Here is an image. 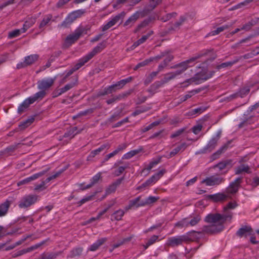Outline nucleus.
I'll return each mask as SVG.
<instances>
[{
	"label": "nucleus",
	"mask_w": 259,
	"mask_h": 259,
	"mask_svg": "<svg viewBox=\"0 0 259 259\" xmlns=\"http://www.w3.org/2000/svg\"><path fill=\"white\" fill-rule=\"evenodd\" d=\"M38 196L36 195H27L23 197L18 202V206L20 208H26L34 204L37 200Z\"/></svg>",
	"instance_id": "20e7f679"
},
{
	"label": "nucleus",
	"mask_w": 259,
	"mask_h": 259,
	"mask_svg": "<svg viewBox=\"0 0 259 259\" xmlns=\"http://www.w3.org/2000/svg\"><path fill=\"white\" fill-rule=\"evenodd\" d=\"M250 92V88L248 87H245L240 89L238 92L239 97L244 98L247 96Z\"/></svg>",
	"instance_id": "6e6d98bb"
},
{
	"label": "nucleus",
	"mask_w": 259,
	"mask_h": 259,
	"mask_svg": "<svg viewBox=\"0 0 259 259\" xmlns=\"http://www.w3.org/2000/svg\"><path fill=\"white\" fill-rule=\"evenodd\" d=\"M177 15V14L176 12H172L165 14L164 16L161 17L160 19L163 22H166L172 18L175 17Z\"/></svg>",
	"instance_id": "774afa93"
},
{
	"label": "nucleus",
	"mask_w": 259,
	"mask_h": 259,
	"mask_svg": "<svg viewBox=\"0 0 259 259\" xmlns=\"http://www.w3.org/2000/svg\"><path fill=\"white\" fill-rule=\"evenodd\" d=\"M214 72H215L214 71H209L208 72H206V73L201 72V73H197L195 76L191 77V78L187 79L184 82V83H185L187 82L190 83V82H196V81H199L200 80H202L203 81H205V80H207L208 79L211 78L213 75Z\"/></svg>",
	"instance_id": "423d86ee"
},
{
	"label": "nucleus",
	"mask_w": 259,
	"mask_h": 259,
	"mask_svg": "<svg viewBox=\"0 0 259 259\" xmlns=\"http://www.w3.org/2000/svg\"><path fill=\"white\" fill-rule=\"evenodd\" d=\"M85 13L84 9L77 10L70 13L60 24L61 27H67L77 18L81 17Z\"/></svg>",
	"instance_id": "7ed1b4c3"
},
{
	"label": "nucleus",
	"mask_w": 259,
	"mask_h": 259,
	"mask_svg": "<svg viewBox=\"0 0 259 259\" xmlns=\"http://www.w3.org/2000/svg\"><path fill=\"white\" fill-rule=\"evenodd\" d=\"M164 84H165V83L164 82L163 79H162L161 81H157L151 85L150 89H148V91L149 92H151V90H157Z\"/></svg>",
	"instance_id": "052dcab7"
},
{
	"label": "nucleus",
	"mask_w": 259,
	"mask_h": 259,
	"mask_svg": "<svg viewBox=\"0 0 259 259\" xmlns=\"http://www.w3.org/2000/svg\"><path fill=\"white\" fill-rule=\"evenodd\" d=\"M125 12L124 11H122L120 13L114 16L107 23L102 27V31H105L110 28L111 27L115 25L120 19H122L125 17Z\"/></svg>",
	"instance_id": "6e6552de"
},
{
	"label": "nucleus",
	"mask_w": 259,
	"mask_h": 259,
	"mask_svg": "<svg viewBox=\"0 0 259 259\" xmlns=\"http://www.w3.org/2000/svg\"><path fill=\"white\" fill-rule=\"evenodd\" d=\"M224 225L222 224H211L204 226L202 229V234H214L221 232L224 229Z\"/></svg>",
	"instance_id": "39448f33"
},
{
	"label": "nucleus",
	"mask_w": 259,
	"mask_h": 259,
	"mask_svg": "<svg viewBox=\"0 0 259 259\" xmlns=\"http://www.w3.org/2000/svg\"><path fill=\"white\" fill-rule=\"evenodd\" d=\"M33 104L30 99L29 98L25 99L18 107V113L22 114L27 108H28L30 104Z\"/></svg>",
	"instance_id": "7c9ffc66"
},
{
	"label": "nucleus",
	"mask_w": 259,
	"mask_h": 259,
	"mask_svg": "<svg viewBox=\"0 0 259 259\" xmlns=\"http://www.w3.org/2000/svg\"><path fill=\"white\" fill-rule=\"evenodd\" d=\"M90 29L91 26L89 25H86L85 27L80 26L75 30L79 34V36L80 37L83 34H87L88 33V31H90Z\"/></svg>",
	"instance_id": "603ef678"
},
{
	"label": "nucleus",
	"mask_w": 259,
	"mask_h": 259,
	"mask_svg": "<svg viewBox=\"0 0 259 259\" xmlns=\"http://www.w3.org/2000/svg\"><path fill=\"white\" fill-rule=\"evenodd\" d=\"M186 17L184 16H181L178 21L172 24L168 28L169 32L174 31H176L180 29L181 26L186 21Z\"/></svg>",
	"instance_id": "5701e85b"
},
{
	"label": "nucleus",
	"mask_w": 259,
	"mask_h": 259,
	"mask_svg": "<svg viewBox=\"0 0 259 259\" xmlns=\"http://www.w3.org/2000/svg\"><path fill=\"white\" fill-rule=\"evenodd\" d=\"M39 56L37 54H33L25 57L24 60L27 66L34 63L38 59Z\"/></svg>",
	"instance_id": "58836bf2"
},
{
	"label": "nucleus",
	"mask_w": 259,
	"mask_h": 259,
	"mask_svg": "<svg viewBox=\"0 0 259 259\" xmlns=\"http://www.w3.org/2000/svg\"><path fill=\"white\" fill-rule=\"evenodd\" d=\"M204 221L212 224L224 225L222 214L220 213H209L205 217Z\"/></svg>",
	"instance_id": "1a4fd4ad"
},
{
	"label": "nucleus",
	"mask_w": 259,
	"mask_h": 259,
	"mask_svg": "<svg viewBox=\"0 0 259 259\" xmlns=\"http://www.w3.org/2000/svg\"><path fill=\"white\" fill-rule=\"evenodd\" d=\"M239 190L237 185H234L233 183H230L229 186L226 189L225 193L228 195V199L232 198L231 195L236 194Z\"/></svg>",
	"instance_id": "bb28decb"
},
{
	"label": "nucleus",
	"mask_w": 259,
	"mask_h": 259,
	"mask_svg": "<svg viewBox=\"0 0 259 259\" xmlns=\"http://www.w3.org/2000/svg\"><path fill=\"white\" fill-rule=\"evenodd\" d=\"M45 259H56L58 256L63 253V251L57 252H48L43 253Z\"/></svg>",
	"instance_id": "79ce46f5"
},
{
	"label": "nucleus",
	"mask_w": 259,
	"mask_h": 259,
	"mask_svg": "<svg viewBox=\"0 0 259 259\" xmlns=\"http://www.w3.org/2000/svg\"><path fill=\"white\" fill-rule=\"evenodd\" d=\"M224 214H222L223 222L224 224L227 220H231L232 218V212L229 209L226 211L224 210Z\"/></svg>",
	"instance_id": "680f3d73"
},
{
	"label": "nucleus",
	"mask_w": 259,
	"mask_h": 259,
	"mask_svg": "<svg viewBox=\"0 0 259 259\" xmlns=\"http://www.w3.org/2000/svg\"><path fill=\"white\" fill-rule=\"evenodd\" d=\"M185 239L183 235L170 237L167 240V245L172 247L178 246L185 242Z\"/></svg>",
	"instance_id": "f8f14e48"
},
{
	"label": "nucleus",
	"mask_w": 259,
	"mask_h": 259,
	"mask_svg": "<svg viewBox=\"0 0 259 259\" xmlns=\"http://www.w3.org/2000/svg\"><path fill=\"white\" fill-rule=\"evenodd\" d=\"M188 147V145L186 143L183 142L181 143L180 145H178L176 148L174 149L169 154V156L167 157L168 158H171L175 155H176L177 153H178L180 151H184L187 147Z\"/></svg>",
	"instance_id": "a878e982"
},
{
	"label": "nucleus",
	"mask_w": 259,
	"mask_h": 259,
	"mask_svg": "<svg viewBox=\"0 0 259 259\" xmlns=\"http://www.w3.org/2000/svg\"><path fill=\"white\" fill-rule=\"evenodd\" d=\"M75 85L76 83L75 82L69 83L66 84L64 87L62 88L55 90L52 93L53 98H56L61 95L62 94L66 93L69 90L73 88Z\"/></svg>",
	"instance_id": "4468645a"
},
{
	"label": "nucleus",
	"mask_w": 259,
	"mask_h": 259,
	"mask_svg": "<svg viewBox=\"0 0 259 259\" xmlns=\"http://www.w3.org/2000/svg\"><path fill=\"white\" fill-rule=\"evenodd\" d=\"M181 73V71L180 72H169L168 73H166L165 74L164 77L162 79L164 82L165 83H167L169 81H170L171 79H174L178 75H180V73Z\"/></svg>",
	"instance_id": "37998d69"
},
{
	"label": "nucleus",
	"mask_w": 259,
	"mask_h": 259,
	"mask_svg": "<svg viewBox=\"0 0 259 259\" xmlns=\"http://www.w3.org/2000/svg\"><path fill=\"white\" fill-rule=\"evenodd\" d=\"M90 59L88 57L85 55L81 59L78 60V62L73 67L74 70L75 71L78 70L80 68H81L82 66H83L85 63H87Z\"/></svg>",
	"instance_id": "a19ab883"
},
{
	"label": "nucleus",
	"mask_w": 259,
	"mask_h": 259,
	"mask_svg": "<svg viewBox=\"0 0 259 259\" xmlns=\"http://www.w3.org/2000/svg\"><path fill=\"white\" fill-rule=\"evenodd\" d=\"M243 172H245L247 174H250L251 171L249 169V167L248 165L245 164L241 165L236 168L235 174L239 175Z\"/></svg>",
	"instance_id": "de8ad7c7"
},
{
	"label": "nucleus",
	"mask_w": 259,
	"mask_h": 259,
	"mask_svg": "<svg viewBox=\"0 0 259 259\" xmlns=\"http://www.w3.org/2000/svg\"><path fill=\"white\" fill-rule=\"evenodd\" d=\"M202 234L201 231H191L188 233L183 235L184 237H185V242H189L191 241H195L198 240L200 238V235Z\"/></svg>",
	"instance_id": "a211bd4d"
},
{
	"label": "nucleus",
	"mask_w": 259,
	"mask_h": 259,
	"mask_svg": "<svg viewBox=\"0 0 259 259\" xmlns=\"http://www.w3.org/2000/svg\"><path fill=\"white\" fill-rule=\"evenodd\" d=\"M12 203V201L6 200L0 204V217L5 216L8 212V209Z\"/></svg>",
	"instance_id": "393cba45"
},
{
	"label": "nucleus",
	"mask_w": 259,
	"mask_h": 259,
	"mask_svg": "<svg viewBox=\"0 0 259 259\" xmlns=\"http://www.w3.org/2000/svg\"><path fill=\"white\" fill-rule=\"evenodd\" d=\"M132 79V77L130 76L127 78L122 79L114 84V86L119 90L121 89L127 83L130 82Z\"/></svg>",
	"instance_id": "a18cd8bd"
},
{
	"label": "nucleus",
	"mask_w": 259,
	"mask_h": 259,
	"mask_svg": "<svg viewBox=\"0 0 259 259\" xmlns=\"http://www.w3.org/2000/svg\"><path fill=\"white\" fill-rule=\"evenodd\" d=\"M238 61V59H236V60L232 61L224 62V63H222L220 65H217L216 67V68L218 70H220L221 68L231 67L234 64L236 63Z\"/></svg>",
	"instance_id": "864d4df0"
},
{
	"label": "nucleus",
	"mask_w": 259,
	"mask_h": 259,
	"mask_svg": "<svg viewBox=\"0 0 259 259\" xmlns=\"http://www.w3.org/2000/svg\"><path fill=\"white\" fill-rule=\"evenodd\" d=\"M133 237V236L132 235L128 237L123 238L121 240L118 241L117 243L113 244V248H117V247H119L120 246H121L127 242H130L132 240Z\"/></svg>",
	"instance_id": "13d9d810"
},
{
	"label": "nucleus",
	"mask_w": 259,
	"mask_h": 259,
	"mask_svg": "<svg viewBox=\"0 0 259 259\" xmlns=\"http://www.w3.org/2000/svg\"><path fill=\"white\" fill-rule=\"evenodd\" d=\"M65 169L66 168H64L59 170L58 171L56 172L54 175L47 178L45 181L41 182V183L40 184L35 185L34 190L42 191L45 190L46 188V187H45V184L46 183H49L52 180L54 179L59 177L61 175V174H62Z\"/></svg>",
	"instance_id": "9d476101"
},
{
	"label": "nucleus",
	"mask_w": 259,
	"mask_h": 259,
	"mask_svg": "<svg viewBox=\"0 0 259 259\" xmlns=\"http://www.w3.org/2000/svg\"><path fill=\"white\" fill-rule=\"evenodd\" d=\"M124 213L125 211L123 210L119 209L115 211L111 215V217L113 218L116 221H120L122 219V218L124 215Z\"/></svg>",
	"instance_id": "3c124183"
},
{
	"label": "nucleus",
	"mask_w": 259,
	"mask_h": 259,
	"mask_svg": "<svg viewBox=\"0 0 259 259\" xmlns=\"http://www.w3.org/2000/svg\"><path fill=\"white\" fill-rule=\"evenodd\" d=\"M207 198L214 202H223L228 199V195L224 193H218L214 194L208 195Z\"/></svg>",
	"instance_id": "f3484780"
},
{
	"label": "nucleus",
	"mask_w": 259,
	"mask_h": 259,
	"mask_svg": "<svg viewBox=\"0 0 259 259\" xmlns=\"http://www.w3.org/2000/svg\"><path fill=\"white\" fill-rule=\"evenodd\" d=\"M83 251V248L81 247H77L73 248L67 255V258H74L80 256Z\"/></svg>",
	"instance_id": "72a5a7b5"
},
{
	"label": "nucleus",
	"mask_w": 259,
	"mask_h": 259,
	"mask_svg": "<svg viewBox=\"0 0 259 259\" xmlns=\"http://www.w3.org/2000/svg\"><path fill=\"white\" fill-rule=\"evenodd\" d=\"M34 118L33 117H30L24 121L21 122L19 125V128L20 130H23L26 127H28L31 123L33 122Z\"/></svg>",
	"instance_id": "c03bdc74"
},
{
	"label": "nucleus",
	"mask_w": 259,
	"mask_h": 259,
	"mask_svg": "<svg viewBox=\"0 0 259 259\" xmlns=\"http://www.w3.org/2000/svg\"><path fill=\"white\" fill-rule=\"evenodd\" d=\"M174 58L173 55H168L167 57L165 58L163 61L158 65L156 72H158V73L159 72L162 71L168 65V63L173 60Z\"/></svg>",
	"instance_id": "c85d7f7f"
},
{
	"label": "nucleus",
	"mask_w": 259,
	"mask_h": 259,
	"mask_svg": "<svg viewBox=\"0 0 259 259\" xmlns=\"http://www.w3.org/2000/svg\"><path fill=\"white\" fill-rule=\"evenodd\" d=\"M211 50H204L196 54L190 59L180 63L176 64L171 67L172 69H177L175 72H180V75L186 71L189 67L192 66L194 64V62L198 59L203 57H206L212 52Z\"/></svg>",
	"instance_id": "f257e3e1"
},
{
	"label": "nucleus",
	"mask_w": 259,
	"mask_h": 259,
	"mask_svg": "<svg viewBox=\"0 0 259 259\" xmlns=\"http://www.w3.org/2000/svg\"><path fill=\"white\" fill-rule=\"evenodd\" d=\"M162 0H149V4L145 8L144 11L150 12L154 10L158 5L162 3Z\"/></svg>",
	"instance_id": "c9c22d12"
},
{
	"label": "nucleus",
	"mask_w": 259,
	"mask_h": 259,
	"mask_svg": "<svg viewBox=\"0 0 259 259\" xmlns=\"http://www.w3.org/2000/svg\"><path fill=\"white\" fill-rule=\"evenodd\" d=\"M168 55H172L169 52V51H164L160 53L159 55H158L155 57H152L149 58L151 62L153 61H155L156 62H158L160 60L162 59L163 58H166Z\"/></svg>",
	"instance_id": "e433bc0d"
},
{
	"label": "nucleus",
	"mask_w": 259,
	"mask_h": 259,
	"mask_svg": "<svg viewBox=\"0 0 259 259\" xmlns=\"http://www.w3.org/2000/svg\"><path fill=\"white\" fill-rule=\"evenodd\" d=\"M121 116V112H115L108 119V121L110 122H113L119 119Z\"/></svg>",
	"instance_id": "e2e57ef3"
},
{
	"label": "nucleus",
	"mask_w": 259,
	"mask_h": 259,
	"mask_svg": "<svg viewBox=\"0 0 259 259\" xmlns=\"http://www.w3.org/2000/svg\"><path fill=\"white\" fill-rule=\"evenodd\" d=\"M150 21H151V20L150 19L144 20L143 21H142L140 24H139L137 26V27H136V28L135 29V30L134 31V32L137 33V32L140 31V30L141 28L147 26L150 23Z\"/></svg>",
	"instance_id": "0e129e2a"
},
{
	"label": "nucleus",
	"mask_w": 259,
	"mask_h": 259,
	"mask_svg": "<svg viewBox=\"0 0 259 259\" xmlns=\"http://www.w3.org/2000/svg\"><path fill=\"white\" fill-rule=\"evenodd\" d=\"M158 74V72L153 71L151 72L148 76L146 77L144 80V84L145 85H148L150 83H151L153 79L157 76Z\"/></svg>",
	"instance_id": "bf43d9fd"
},
{
	"label": "nucleus",
	"mask_w": 259,
	"mask_h": 259,
	"mask_svg": "<svg viewBox=\"0 0 259 259\" xmlns=\"http://www.w3.org/2000/svg\"><path fill=\"white\" fill-rule=\"evenodd\" d=\"M158 199V197L150 196L147 198L145 200H142L143 204H142V205H143V206H144L147 205L153 204L154 202H155Z\"/></svg>",
	"instance_id": "5fc2aeb1"
},
{
	"label": "nucleus",
	"mask_w": 259,
	"mask_h": 259,
	"mask_svg": "<svg viewBox=\"0 0 259 259\" xmlns=\"http://www.w3.org/2000/svg\"><path fill=\"white\" fill-rule=\"evenodd\" d=\"M229 144V143H228L220 147L215 152L211 155V159L214 160L219 158L220 156L227 150Z\"/></svg>",
	"instance_id": "c756f323"
},
{
	"label": "nucleus",
	"mask_w": 259,
	"mask_h": 259,
	"mask_svg": "<svg viewBox=\"0 0 259 259\" xmlns=\"http://www.w3.org/2000/svg\"><path fill=\"white\" fill-rule=\"evenodd\" d=\"M48 170V169H47L46 170L42 171L39 172L37 173V174H35L33 175L32 176H30L29 177L26 178H25V179H24L19 181L17 185H18V186H21V185H22L28 184V183H30V182H31L32 181H34V180L38 179V178L41 177Z\"/></svg>",
	"instance_id": "aec40b11"
},
{
	"label": "nucleus",
	"mask_w": 259,
	"mask_h": 259,
	"mask_svg": "<svg viewBox=\"0 0 259 259\" xmlns=\"http://www.w3.org/2000/svg\"><path fill=\"white\" fill-rule=\"evenodd\" d=\"M161 157H158L157 159L152 161L150 162L149 165L147 166V167L144 168L142 170V173H144L146 171H147V173L146 174V175H147L149 174L150 170L156 165L158 164L161 162Z\"/></svg>",
	"instance_id": "4c0bfd02"
},
{
	"label": "nucleus",
	"mask_w": 259,
	"mask_h": 259,
	"mask_svg": "<svg viewBox=\"0 0 259 259\" xmlns=\"http://www.w3.org/2000/svg\"><path fill=\"white\" fill-rule=\"evenodd\" d=\"M225 181L223 178L218 176H211L203 180L202 183H205L207 186L219 185Z\"/></svg>",
	"instance_id": "ddd939ff"
},
{
	"label": "nucleus",
	"mask_w": 259,
	"mask_h": 259,
	"mask_svg": "<svg viewBox=\"0 0 259 259\" xmlns=\"http://www.w3.org/2000/svg\"><path fill=\"white\" fill-rule=\"evenodd\" d=\"M46 92L40 90L39 92L36 93L33 96L29 97V98L33 103L35 101H39L42 100V99L46 96Z\"/></svg>",
	"instance_id": "2f4dec72"
},
{
	"label": "nucleus",
	"mask_w": 259,
	"mask_h": 259,
	"mask_svg": "<svg viewBox=\"0 0 259 259\" xmlns=\"http://www.w3.org/2000/svg\"><path fill=\"white\" fill-rule=\"evenodd\" d=\"M80 36L79 34L77 33L76 30H75L74 32L71 34L68 35L65 39V42L66 44H68L70 45L74 44L76 42L79 38Z\"/></svg>",
	"instance_id": "f704fd0d"
},
{
	"label": "nucleus",
	"mask_w": 259,
	"mask_h": 259,
	"mask_svg": "<svg viewBox=\"0 0 259 259\" xmlns=\"http://www.w3.org/2000/svg\"><path fill=\"white\" fill-rule=\"evenodd\" d=\"M206 110V108L203 107H200L197 108L192 110L189 111L188 113L189 115H194L196 114H200Z\"/></svg>",
	"instance_id": "69168bd1"
},
{
	"label": "nucleus",
	"mask_w": 259,
	"mask_h": 259,
	"mask_svg": "<svg viewBox=\"0 0 259 259\" xmlns=\"http://www.w3.org/2000/svg\"><path fill=\"white\" fill-rule=\"evenodd\" d=\"M53 18V16L52 14H48L45 15L42 21L40 22V24L39 25V28L40 29L44 28L45 26L47 25L51 21Z\"/></svg>",
	"instance_id": "49530a36"
},
{
	"label": "nucleus",
	"mask_w": 259,
	"mask_h": 259,
	"mask_svg": "<svg viewBox=\"0 0 259 259\" xmlns=\"http://www.w3.org/2000/svg\"><path fill=\"white\" fill-rule=\"evenodd\" d=\"M221 132H218L217 135L212 137L208 141L207 145L202 149L199 150L196 153V154H206L211 152L213 151L218 145V142L219 141L221 137Z\"/></svg>",
	"instance_id": "f03ea898"
},
{
	"label": "nucleus",
	"mask_w": 259,
	"mask_h": 259,
	"mask_svg": "<svg viewBox=\"0 0 259 259\" xmlns=\"http://www.w3.org/2000/svg\"><path fill=\"white\" fill-rule=\"evenodd\" d=\"M107 240V238H102L97 240L95 243L91 245L88 248L89 251H95L99 249Z\"/></svg>",
	"instance_id": "cd10ccee"
},
{
	"label": "nucleus",
	"mask_w": 259,
	"mask_h": 259,
	"mask_svg": "<svg viewBox=\"0 0 259 259\" xmlns=\"http://www.w3.org/2000/svg\"><path fill=\"white\" fill-rule=\"evenodd\" d=\"M55 79L53 78H44L39 80L37 82V88L42 91L46 92L54 84Z\"/></svg>",
	"instance_id": "0eeeda50"
},
{
	"label": "nucleus",
	"mask_w": 259,
	"mask_h": 259,
	"mask_svg": "<svg viewBox=\"0 0 259 259\" xmlns=\"http://www.w3.org/2000/svg\"><path fill=\"white\" fill-rule=\"evenodd\" d=\"M22 32V30L21 29H15L9 32L8 37L9 38H13L17 37L20 35Z\"/></svg>",
	"instance_id": "338daca9"
},
{
	"label": "nucleus",
	"mask_w": 259,
	"mask_h": 259,
	"mask_svg": "<svg viewBox=\"0 0 259 259\" xmlns=\"http://www.w3.org/2000/svg\"><path fill=\"white\" fill-rule=\"evenodd\" d=\"M46 242V241L44 240V241H42L38 243H37L34 245H32L27 248L19 250L17 252L14 253L12 256L13 257H16L21 256L24 254H25L27 252H31L34 250L37 249V248L40 247L41 246L44 245Z\"/></svg>",
	"instance_id": "9b49d317"
},
{
	"label": "nucleus",
	"mask_w": 259,
	"mask_h": 259,
	"mask_svg": "<svg viewBox=\"0 0 259 259\" xmlns=\"http://www.w3.org/2000/svg\"><path fill=\"white\" fill-rule=\"evenodd\" d=\"M123 163V162L122 160H119L114 163L113 168L118 167V168L114 172V174L115 176L117 177L120 176L126 169L130 167V163L128 162L125 163L123 165L118 166L119 165L122 164Z\"/></svg>",
	"instance_id": "2eb2a0df"
},
{
	"label": "nucleus",
	"mask_w": 259,
	"mask_h": 259,
	"mask_svg": "<svg viewBox=\"0 0 259 259\" xmlns=\"http://www.w3.org/2000/svg\"><path fill=\"white\" fill-rule=\"evenodd\" d=\"M252 232V229L250 226H244L239 229L236 232V235L240 238L247 237L248 235H251Z\"/></svg>",
	"instance_id": "412c9836"
},
{
	"label": "nucleus",
	"mask_w": 259,
	"mask_h": 259,
	"mask_svg": "<svg viewBox=\"0 0 259 259\" xmlns=\"http://www.w3.org/2000/svg\"><path fill=\"white\" fill-rule=\"evenodd\" d=\"M19 144H16L8 146L3 151H1V155H5L6 156L11 155V154L18 148V146Z\"/></svg>",
	"instance_id": "473e14b6"
},
{
	"label": "nucleus",
	"mask_w": 259,
	"mask_h": 259,
	"mask_svg": "<svg viewBox=\"0 0 259 259\" xmlns=\"http://www.w3.org/2000/svg\"><path fill=\"white\" fill-rule=\"evenodd\" d=\"M141 16L142 17L144 16L143 12L141 11H136L124 23L123 26L124 27H132Z\"/></svg>",
	"instance_id": "dca6fc26"
},
{
	"label": "nucleus",
	"mask_w": 259,
	"mask_h": 259,
	"mask_svg": "<svg viewBox=\"0 0 259 259\" xmlns=\"http://www.w3.org/2000/svg\"><path fill=\"white\" fill-rule=\"evenodd\" d=\"M106 47L105 41L99 43L93 50L88 53L86 56L91 60L94 56L98 53L102 52Z\"/></svg>",
	"instance_id": "6ab92c4d"
},
{
	"label": "nucleus",
	"mask_w": 259,
	"mask_h": 259,
	"mask_svg": "<svg viewBox=\"0 0 259 259\" xmlns=\"http://www.w3.org/2000/svg\"><path fill=\"white\" fill-rule=\"evenodd\" d=\"M141 149H136V150H132L130 152L126 153V154H125L123 156L122 159H130L134 156L138 154L141 151Z\"/></svg>",
	"instance_id": "4d7b16f0"
},
{
	"label": "nucleus",
	"mask_w": 259,
	"mask_h": 259,
	"mask_svg": "<svg viewBox=\"0 0 259 259\" xmlns=\"http://www.w3.org/2000/svg\"><path fill=\"white\" fill-rule=\"evenodd\" d=\"M165 169H162L159 171L157 173L154 174L151 176L148 180L152 183H155L161 177L163 176L165 172Z\"/></svg>",
	"instance_id": "ea45409f"
},
{
	"label": "nucleus",
	"mask_w": 259,
	"mask_h": 259,
	"mask_svg": "<svg viewBox=\"0 0 259 259\" xmlns=\"http://www.w3.org/2000/svg\"><path fill=\"white\" fill-rule=\"evenodd\" d=\"M77 130V127L74 126L72 127L65 133L62 137H60L59 140H62L63 138H68L69 140L72 139L76 135L79 133V132H76Z\"/></svg>",
	"instance_id": "b1692460"
},
{
	"label": "nucleus",
	"mask_w": 259,
	"mask_h": 259,
	"mask_svg": "<svg viewBox=\"0 0 259 259\" xmlns=\"http://www.w3.org/2000/svg\"><path fill=\"white\" fill-rule=\"evenodd\" d=\"M35 20L33 18H30L26 20L23 25L22 32H25L28 28L31 27L35 23Z\"/></svg>",
	"instance_id": "8fccbe9b"
},
{
	"label": "nucleus",
	"mask_w": 259,
	"mask_h": 259,
	"mask_svg": "<svg viewBox=\"0 0 259 259\" xmlns=\"http://www.w3.org/2000/svg\"><path fill=\"white\" fill-rule=\"evenodd\" d=\"M233 160L232 159H227L222 161L215 165L214 167L218 168L220 170L225 169H230L233 166Z\"/></svg>",
	"instance_id": "4be33fe9"
},
{
	"label": "nucleus",
	"mask_w": 259,
	"mask_h": 259,
	"mask_svg": "<svg viewBox=\"0 0 259 259\" xmlns=\"http://www.w3.org/2000/svg\"><path fill=\"white\" fill-rule=\"evenodd\" d=\"M141 198V196H138L135 199H132L129 201V203L133 208H138L141 206H143V205H142V204H143V201H140Z\"/></svg>",
	"instance_id": "09e8293b"
}]
</instances>
